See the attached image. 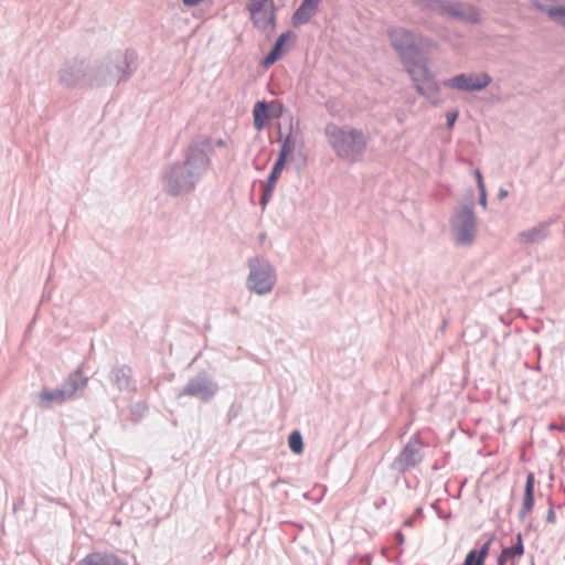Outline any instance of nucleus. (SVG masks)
Listing matches in <instances>:
<instances>
[{
  "label": "nucleus",
  "mask_w": 565,
  "mask_h": 565,
  "mask_svg": "<svg viewBox=\"0 0 565 565\" xmlns=\"http://www.w3.org/2000/svg\"><path fill=\"white\" fill-rule=\"evenodd\" d=\"M253 116L254 127L256 128V130L260 131L265 127L269 118L267 103L264 100L257 102L253 109Z\"/></svg>",
  "instance_id": "obj_22"
},
{
  "label": "nucleus",
  "mask_w": 565,
  "mask_h": 565,
  "mask_svg": "<svg viewBox=\"0 0 565 565\" xmlns=\"http://www.w3.org/2000/svg\"><path fill=\"white\" fill-rule=\"evenodd\" d=\"M289 33H282L278 36V39L276 40L275 44L277 47H279L280 50L282 49V45L285 44V41L287 39Z\"/></svg>",
  "instance_id": "obj_34"
},
{
  "label": "nucleus",
  "mask_w": 565,
  "mask_h": 565,
  "mask_svg": "<svg viewBox=\"0 0 565 565\" xmlns=\"http://www.w3.org/2000/svg\"><path fill=\"white\" fill-rule=\"evenodd\" d=\"M66 401L67 399L60 387L54 390L44 388L39 394V406L45 409L51 408L53 404L61 405Z\"/></svg>",
  "instance_id": "obj_19"
},
{
  "label": "nucleus",
  "mask_w": 565,
  "mask_h": 565,
  "mask_svg": "<svg viewBox=\"0 0 565 565\" xmlns=\"http://www.w3.org/2000/svg\"><path fill=\"white\" fill-rule=\"evenodd\" d=\"M289 448L295 454H300L303 450L302 436L298 430L292 431L288 437Z\"/></svg>",
  "instance_id": "obj_26"
},
{
  "label": "nucleus",
  "mask_w": 565,
  "mask_h": 565,
  "mask_svg": "<svg viewBox=\"0 0 565 565\" xmlns=\"http://www.w3.org/2000/svg\"><path fill=\"white\" fill-rule=\"evenodd\" d=\"M248 270L246 288L249 291L259 296H265L273 291L277 282V273L267 258L260 256L249 258Z\"/></svg>",
  "instance_id": "obj_4"
},
{
  "label": "nucleus",
  "mask_w": 565,
  "mask_h": 565,
  "mask_svg": "<svg viewBox=\"0 0 565 565\" xmlns=\"http://www.w3.org/2000/svg\"><path fill=\"white\" fill-rule=\"evenodd\" d=\"M477 232V217L472 203L458 205L451 217V234L456 245L472 244Z\"/></svg>",
  "instance_id": "obj_5"
},
{
  "label": "nucleus",
  "mask_w": 565,
  "mask_h": 565,
  "mask_svg": "<svg viewBox=\"0 0 565 565\" xmlns=\"http://www.w3.org/2000/svg\"><path fill=\"white\" fill-rule=\"evenodd\" d=\"M247 9L254 25L263 31L271 30L275 23L273 0H249Z\"/></svg>",
  "instance_id": "obj_9"
},
{
  "label": "nucleus",
  "mask_w": 565,
  "mask_h": 565,
  "mask_svg": "<svg viewBox=\"0 0 565 565\" xmlns=\"http://www.w3.org/2000/svg\"><path fill=\"white\" fill-rule=\"evenodd\" d=\"M273 190H274L273 186H269L267 184L264 185L263 194H262V198H260V204L262 205H266V203L268 202L269 198L271 196Z\"/></svg>",
  "instance_id": "obj_29"
},
{
  "label": "nucleus",
  "mask_w": 565,
  "mask_h": 565,
  "mask_svg": "<svg viewBox=\"0 0 565 565\" xmlns=\"http://www.w3.org/2000/svg\"><path fill=\"white\" fill-rule=\"evenodd\" d=\"M109 379L119 391L129 390L131 386V371L129 367L113 369Z\"/></svg>",
  "instance_id": "obj_20"
},
{
  "label": "nucleus",
  "mask_w": 565,
  "mask_h": 565,
  "mask_svg": "<svg viewBox=\"0 0 565 565\" xmlns=\"http://www.w3.org/2000/svg\"><path fill=\"white\" fill-rule=\"evenodd\" d=\"M88 382V377L83 375L82 369L78 367L74 373L62 383L60 386L67 401L75 398L78 392H82Z\"/></svg>",
  "instance_id": "obj_14"
},
{
  "label": "nucleus",
  "mask_w": 565,
  "mask_h": 565,
  "mask_svg": "<svg viewBox=\"0 0 565 565\" xmlns=\"http://www.w3.org/2000/svg\"><path fill=\"white\" fill-rule=\"evenodd\" d=\"M75 565H125L116 555L108 553H90Z\"/></svg>",
  "instance_id": "obj_18"
},
{
  "label": "nucleus",
  "mask_w": 565,
  "mask_h": 565,
  "mask_svg": "<svg viewBox=\"0 0 565 565\" xmlns=\"http://www.w3.org/2000/svg\"><path fill=\"white\" fill-rule=\"evenodd\" d=\"M183 3L188 7H193L199 4L202 0H182Z\"/></svg>",
  "instance_id": "obj_37"
},
{
  "label": "nucleus",
  "mask_w": 565,
  "mask_h": 565,
  "mask_svg": "<svg viewBox=\"0 0 565 565\" xmlns=\"http://www.w3.org/2000/svg\"><path fill=\"white\" fill-rule=\"evenodd\" d=\"M405 525H412V520H409V519H408V520H406V521H405Z\"/></svg>",
  "instance_id": "obj_41"
},
{
  "label": "nucleus",
  "mask_w": 565,
  "mask_h": 565,
  "mask_svg": "<svg viewBox=\"0 0 565 565\" xmlns=\"http://www.w3.org/2000/svg\"><path fill=\"white\" fill-rule=\"evenodd\" d=\"M479 190V203L483 206V207H487V191H486V188L484 189H478Z\"/></svg>",
  "instance_id": "obj_32"
},
{
  "label": "nucleus",
  "mask_w": 565,
  "mask_h": 565,
  "mask_svg": "<svg viewBox=\"0 0 565 565\" xmlns=\"http://www.w3.org/2000/svg\"><path fill=\"white\" fill-rule=\"evenodd\" d=\"M396 539L398 540V543L402 544L404 542V536L401 532L396 533Z\"/></svg>",
  "instance_id": "obj_38"
},
{
  "label": "nucleus",
  "mask_w": 565,
  "mask_h": 565,
  "mask_svg": "<svg viewBox=\"0 0 565 565\" xmlns=\"http://www.w3.org/2000/svg\"><path fill=\"white\" fill-rule=\"evenodd\" d=\"M555 512L553 509H550L548 512H547V515H546V521L548 523H554L555 522Z\"/></svg>",
  "instance_id": "obj_35"
},
{
  "label": "nucleus",
  "mask_w": 565,
  "mask_h": 565,
  "mask_svg": "<svg viewBox=\"0 0 565 565\" xmlns=\"http://www.w3.org/2000/svg\"><path fill=\"white\" fill-rule=\"evenodd\" d=\"M422 448L423 445L416 437L411 438L399 455L394 459L391 468L397 472H405L414 468L422 462L424 458Z\"/></svg>",
  "instance_id": "obj_10"
},
{
  "label": "nucleus",
  "mask_w": 565,
  "mask_h": 565,
  "mask_svg": "<svg viewBox=\"0 0 565 565\" xmlns=\"http://www.w3.org/2000/svg\"><path fill=\"white\" fill-rule=\"evenodd\" d=\"M490 544H491V541H487L481 547L480 550L477 552V557L479 559H482V563L484 564V558L487 557L488 553H489V548H490Z\"/></svg>",
  "instance_id": "obj_30"
},
{
  "label": "nucleus",
  "mask_w": 565,
  "mask_h": 565,
  "mask_svg": "<svg viewBox=\"0 0 565 565\" xmlns=\"http://www.w3.org/2000/svg\"><path fill=\"white\" fill-rule=\"evenodd\" d=\"M109 63L114 73L117 75V82L126 81L137 68V55L135 51H115L108 54Z\"/></svg>",
  "instance_id": "obj_11"
},
{
  "label": "nucleus",
  "mask_w": 565,
  "mask_h": 565,
  "mask_svg": "<svg viewBox=\"0 0 565 565\" xmlns=\"http://www.w3.org/2000/svg\"><path fill=\"white\" fill-rule=\"evenodd\" d=\"M535 7L545 11L556 23L565 28V6H557L563 0H532Z\"/></svg>",
  "instance_id": "obj_15"
},
{
  "label": "nucleus",
  "mask_w": 565,
  "mask_h": 565,
  "mask_svg": "<svg viewBox=\"0 0 565 565\" xmlns=\"http://www.w3.org/2000/svg\"><path fill=\"white\" fill-rule=\"evenodd\" d=\"M427 7L440 15L463 22L477 23L479 21L478 11L467 3L444 0H429Z\"/></svg>",
  "instance_id": "obj_7"
},
{
  "label": "nucleus",
  "mask_w": 565,
  "mask_h": 565,
  "mask_svg": "<svg viewBox=\"0 0 565 565\" xmlns=\"http://www.w3.org/2000/svg\"><path fill=\"white\" fill-rule=\"evenodd\" d=\"M534 504V476L529 473L526 477L523 504L520 510V519H524L532 510Z\"/></svg>",
  "instance_id": "obj_21"
},
{
  "label": "nucleus",
  "mask_w": 565,
  "mask_h": 565,
  "mask_svg": "<svg viewBox=\"0 0 565 565\" xmlns=\"http://www.w3.org/2000/svg\"><path fill=\"white\" fill-rule=\"evenodd\" d=\"M463 565H483V563H482V559H479L477 557V551L471 550L467 554Z\"/></svg>",
  "instance_id": "obj_28"
},
{
  "label": "nucleus",
  "mask_w": 565,
  "mask_h": 565,
  "mask_svg": "<svg viewBox=\"0 0 565 565\" xmlns=\"http://www.w3.org/2000/svg\"><path fill=\"white\" fill-rule=\"evenodd\" d=\"M320 0H303L292 15L294 26L302 25L316 14Z\"/></svg>",
  "instance_id": "obj_17"
},
{
  "label": "nucleus",
  "mask_w": 565,
  "mask_h": 565,
  "mask_svg": "<svg viewBox=\"0 0 565 565\" xmlns=\"http://www.w3.org/2000/svg\"><path fill=\"white\" fill-rule=\"evenodd\" d=\"M548 223H540L529 230H524L518 234L519 242L522 244H536L547 238Z\"/></svg>",
  "instance_id": "obj_16"
},
{
  "label": "nucleus",
  "mask_w": 565,
  "mask_h": 565,
  "mask_svg": "<svg viewBox=\"0 0 565 565\" xmlns=\"http://www.w3.org/2000/svg\"><path fill=\"white\" fill-rule=\"evenodd\" d=\"M492 82L491 76L486 72L461 73L444 81V86L460 92H481Z\"/></svg>",
  "instance_id": "obj_8"
},
{
  "label": "nucleus",
  "mask_w": 565,
  "mask_h": 565,
  "mask_svg": "<svg viewBox=\"0 0 565 565\" xmlns=\"http://www.w3.org/2000/svg\"><path fill=\"white\" fill-rule=\"evenodd\" d=\"M326 136L339 158L352 163L363 158L367 139L362 130L349 126L328 125Z\"/></svg>",
  "instance_id": "obj_3"
},
{
  "label": "nucleus",
  "mask_w": 565,
  "mask_h": 565,
  "mask_svg": "<svg viewBox=\"0 0 565 565\" xmlns=\"http://www.w3.org/2000/svg\"><path fill=\"white\" fill-rule=\"evenodd\" d=\"M446 117H447V126H448V128H451L458 118V113L449 111V113H447Z\"/></svg>",
  "instance_id": "obj_31"
},
{
  "label": "nucleus",
  "mask_w": 565,
  "mask_h": 565,
  "mask_svg": "<svg viewBox=\"0 0 565 565\" xmlns=\"http://www.w3.org/2000/svg\"><path fill=\"white\" fill-rule=\"evenodd\" d=\"M387 34L418 94L433 104L438 103L439 85L417 46V35L404 28L390 29Z\"/></svg>",
  "instance_id": "obj_2"
},
{
  "label": "nucleus",
  "mask_w": 565,
  "mask_h": 565,
  "mask_svg": "<svg viewBox=\"0 0 565 565\" xmlns=\"http://www.w3.org/2000/svg\"><path fill=\"white\" fill-rule=\"evenodd\" d=\"M296 149V140L292 138L291 134H288L282 140L281 148L279 151V158L287 160V157L290 152Z\"/></svg>",
  "instance_id": "obj_25"
},
{
  "label": "nucleus",
  "mask_w": 565,
  "mask_h": 565,
  "mask_svg": "<svg viewBox=\"0 0 565 565\" xmlns=\"http://www.w3.org/2000/svg\"><path fill=\"white\" fill-rule=\"evenodd\" d=\"M285 163H286V160H284L282 158H279V157L277 158V160L271 169V172L267 179V182H266L267 185L273 186V188L275 186V183L285 167Z\"/></svg>",
  "instance_id": "obj_24"
},
{
  "label": "nucleus",
  "mask_w": 565,
  "mask_h": 565,
  "mask_svg": "<svg viewBox=\"0 0 565 565\" xmlns=\"http://www.w3.org/2000/svg\"><path fill=\"white\" fill-rule=\"evenodd\" d=\"M524 552L523 542L521 534H518L516 536V543L513 546L503 548L501 555L498 559V565H504V563L514 557V556H521Z\"/></svg>",
  "instance_id": "obj_23"
},
{
  "label": "nucleus",
  "mask_w": 565,
  "mask_h": 565,
  "mask_svg": "<svg viewBox=\"0 0 565 565\" xmlns=\"http://www.w3.org/2000/svg\"><path fill=\"white\" fill-rule=\"evenodd\" d=\"M508 195H509V191H508V190H505V189H503V188H501V189L499 190V192H498V199H499V200H503V199H505Z\"/></svg>",
  "instance_id": "obj_36"
},
{
  "label": "nucleus",
  "mask_w": 565,
  "mask_h": 565,
  "mask_svg": "<svg viewBox=\"0 0 565 565\" xmlns=\"http://www.w3.org/2000/svg\"><path fill=\"white\" fill-rule=\"evenodd\" d=\"M116 74L109 63V56L97 62L92 68L88 67L87 84L90 86H105L118 84Z\"/></svg>",
  "instance_id": "obj_13"
},
{
  "label": "nucleus",
  "mask_w": 565,
  "mask_h": 565,
  "mask_svg": "<svg viewBox=\"0 0 565 565\" xmlns=\"http://www.w3.org/2000/svg\"><path fill=\"white\" fill-rule=\"evenodd\" d=\"M280 55H281V50L279 47H277L276 45H274L271 51L265 57L264 65L269 66V65L274 64L276 61L279 60Z\"/></svg>",
  "instance_id": "obj_27"
},
{
  "label": "nucleus",
  "mask_w": 565,
  "mask_h": 565,
  "mask_svg": "<svg viewBox=\"0 0 565 565\" xmlns=\"http://www.w3.org/2000/svg\"><path fill=\"white\" fill-rule=\"evenodd\" d=\"M475 177H476V180H477V185H478V189H484V183H483V179H482V174L480 172V170H475Z\"/></svg>",
  "instance_id": "obj_33"
},
{
  "label": "nucleus",
  "mask_w": 565,
  "mask_h": 565,
  "mask_svg": "<svg viewBox=\"0 0 565 565\" xmlns=\"http://www.w3.org/2000/svg\"><path fill=\"white\" fill-rule=\"evenodd\" d=\"M218 392L217 382L207 373H199L189 379L178 393V397L189 396L202 403H209Z\"/></svg>",
  "instance_id": "obj_6"
},
{
  "label": "nucleus",
  "mask_w": 565,
  "mask_h": 565,
  "mask_svg": "<svg viewBox=\"0 0 565 565\" xmlns=\"http://www.w3.org/2000/svg\"><path fill=\"white\" fill-rule=\"evenodd\" d=\"M224 145H225V142H224V140H223V139H218V140L216 141V146H218V147H222V146H224Z\"/></svg>",
  "instance_id": "obj_40"
},
{
  "label": "nucleus",
  "mask_w": 565,
  "mask_h": 565,
  "mask_svg": "<svg viewBox=\"0 0 565 565\" xmlns=\"http://www.w3.org/2000/svg\"><path fill=\"white\" fill-rule=\"evenodd\" d=\"M213 146L209 138L194 139L184 152V159L164 167L161 173L162 191L173 198L192 193L211 164Z\"/></svg>",
  "instance_id": "obj_1"
},
{
  "label": "nucleus",
  "mask_w": 565,
  "mask_h": 565,
  "mask_svg": "<svg viewBox=\"0 0 565 565\" xmlns=\"http://www.w3.org/2000/svg\"><path fill=\"white\" fill-rule=\"evenodd\" d=\"M135 408L137 409V412H140V413L145 411V406L141 404L135 405Z\"/></svg>",
  "instance_id": "obj_39"
},
{
  "label": "nucleus",
  "mask_w": 565,
  "mask_h": 565,
  "mask_svg": "<svg viewBox=\"0 0 565 565\" xmlns=\"http://www.w3.org/2000/svg\"><path fill=\"white\" fill-rule=\"evenodd\" d=\"M88 65L84 61L66 62L58 71V82L66 87L87 84Z\"/></svg>",
  "instance_id": "obj_12"
}]
</instances>
